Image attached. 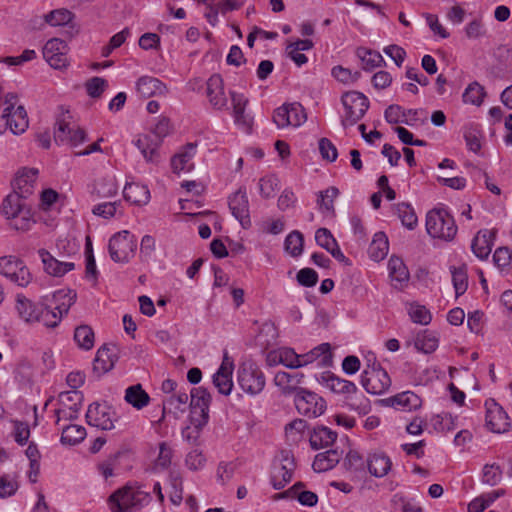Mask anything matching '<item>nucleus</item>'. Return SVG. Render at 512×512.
Instances as JSON below:
<instances>
[{"label": "nucleus", "mask_w": 512, "mask_h": 512, "mask_svg": "<svg viewBox=\"0 0 512 512\" xmlns=\"http://www.w3.org/2000/svg\"><path fill=\"white\" fill-rule=\"evenodd\" d=\"M76 294H65L58 291L53 295L56 305L52 308L44 307L42 304L33 303L22 294L16 296V310L22 320H40L42 317L62 319L66 317L71 305L74 303Z\"/></svg>", "instance_id": "nucleus-1"}, {"label": "nucleus", "mask_w": 512, "mask_h": 512, "mask_svg": "<svg viewBox=\"0 0 512 512\" xmlns=\"http://www.w3.org/2000/svg\"><path fill=\"white\" fill-rule=\"evenodd\" d=\"M3 216L11 221V227L18 231H27L34 223L27 199L17 193L7 195L1 205Z\"/></svg>", "instance_id": "nucleus-2"}, {"label": "nucleus", "mask_w": 512, "mask_h": 512, "mask_svg": "<svg viewBox=\"0 0 512 512\" xmlns=\"http://www.w3.org/2000/svg\"><path fill=\"white\" fill-rule=\"evenodd\" d=\"M150 500V493L143 491L140 486L127 484L112 493L108 503L112 512H128L148 504Z\"/></svg>", "instance_id": "nucleus-3"}, {"label": "nucleus", "mask_w": 512, "mask_h": 512, "mask_svg": "<svg viewBox=\"0 0 512 512\" xmlns=\"http://www.w3.org/2000/svg\"><path fill=\"white\" fill-rule=\"evenodd\" d=\"M170 132V123L167 118H161L151 133L140 135L135 145L141 151L148 163L158 164L160 161L159 147L163 138Z\"/></svg>", "instance_id": "nucleus-4"}, {"label": "nucleus", "mask_w": 512, "mask_h": 512, "mask_svg": "<svg viewBox=\"0 0 512 512\" xmlns=\"http://www.w3.org/2000/svg\"><path fill=\"white\" fill-rule=\"evenodd\" d=\"M426 230L433 238L451 241L457 233V226L452 215L446 209L439 208L427 213Z\"/></svg>", "instance_id": "nucleus-5"}, {"label": "nucleus", "mask_w": 512, "mask_h": 512, "mask_svg": "<svg viewBox=\"0 0 512 512\" xmlns=\"http://www.w3.org/2000/svg\"><path fill=\"white\" fill-rule=\"evenodd\" d=\"M361 384L370 394L381 395L391 386V378L380 363L367 365L361 375Z\"/></svg>", "instance_id": "nucleus-6"}, {"label": "nucleus", "mask_w": 512, "mask_h": 512, "mask_svg": "<svg viewBox=\"0 0 512 512\" xmlns=\"http://www.w3.org/2000/svg\"><path fill=\"white\" fill-rule=\"evenodd\" d=\"M137 241L127 230L114 234L108 245L110 257L117 263L128 262L135 254Z\"/></svg>", "instance_id": "nucleus-7"}, {"label": "nucleus", "mask_w": 512, "mask_h": 512, "mask_svg": "<svg viewBox=\"0 0 512 512\" xmlns=\"http://www.w3.org/2000/svg\"><path fill=\"white\" fill-rule=\"evenodd\" d=\"M345 116L342 119L344 127L353 126L365 115L369 108L368 98L361 92L350 91L342 95Z\"/></svg>", "instance_id": "nucleus-8"}, {"label": "nucleus", "mask_w": 512, "mask_h": 512, "mask_svg": "<svg viewBox=\"0 0 512 512\" xmlns=\"http://www.w3.org/2000/svg\"><path fill=\"white\" fill-rule=\"evenodd\" d=\"M238 384L246 393L256 395L263 390L265 377L255 364H243L238 370Z\"/></svg>", "instance_id": "nucleus-9"}, {"label": "nucleus", "mask_w": 512, "mask_h": 512, "mask_svg": "<svg viewBox=\"0 0 512 512\" xmlns=\"http://www.w3.org/2000/svg\"><path fill=\"white\" fill-rule=\"evenodd\" d=\"M306 113L300 103L283 104L274 111L273 122L278 128L299 127L306 121Z\"/></svg>", "instance_id": "nucleus-10"}, {"label": "nucleus", "mask_w": 512, "mask_h": 512, "mask_svg": "<svg viewBox=\"0 0 512 512\" xmlns=\"http://www.w3.org/2000/svg\"><path fill=\"white\" fill-rule=\"evenodd\" d=\"M294 401L298 412L308 417L320 416L326 409L325 400L316 393L306 389H300L295 395Z\"/></svg>", "instance_id": "nucleus-11"}, {"label": "nucleus", "mask_w": 512, "mask_h": 512, "mask_svg": "<svg viewBox=\"0 0 512 512\" xmlns=\"http://www.w3.org/2000/svg\"><path fill=\"white\" fill-rule=\"evenodd\" d=\"M117 420L115 412L106 404L92 403L86 412L87 424L102 430H112Z\"/></svg>", "instance_id": "nucleus-12"}, {"label": "nucleus", "mask_w": 512, "mask_h": 512, "mask_svg": "<svg viewBox=\"0 0 512 512\" xmlns=\"http://www.w3.org/2000/svg\"><path fill=\"white\" fill-rule=\"evenodd\" d=\"M485 407L487 428L494 433H504L508 431L511 423L504 409L494 399L486 400Z\"/></svg>", "instance_id": "nucleus-13"}, {"label": "nucleus", "mask_w": 512, "mask_h": 512, "mask_svg": "<svg viewBox=\"0 0 512 512\" xmlns=\"http://www.w3.org/2000/svg\"><path fill=\"white\" fill-rule=\"evenodd\" d=\"M67 44L58 38L47 41L43 48V56L49 65L55 69H61L67 65Z\"/></svg>", "instance_id": "nucleus-14"}, {"label": "nucleus", "mask_w": 512, "mask_h": 512, "mask_svg": "<svg viewBox=\"0 0 512 512\" xmlns=\"http://www.w3.org/2000/svg\"><path fill=\"white\" fill-rule=\"evenodd\" d=\"M229 208L232 215L240 222L244 229L250 227L251 219L249 214V202L245 189L239 188L229 198Z\"/></svg>", "instance_id": "nucleus-15"}, {"label": "nucleus", "mask_w": 512, "mask_h": 512, "mask_svg": "<svg viewBox=\"0 0 512 512\" xmlns=\"http://www.w3.org/2000/svg\"><path fill=\"white\" fill-rule=\"evenodd\" d=\"M118 348L113 344H104L97 351L93 363V371L102 375L112 370L118 361Z\"/></svg>", "instance_id": "nucleus-16"}, {"label": "nucleus", "mask_w": 512, "mask_h": 512, "mask_svg": "<svg viewBox=\"0 0 512 512\" xmlns=\"http://www.w3.org/2000/svg\"><path fill=\"white\" fill-rule=\"evenodd\" d=\"M37 174L38 170L34 168L23 169L18 172L13 182L12 193H17L19 196L27 199L34 193V183L36 181Z\"/></svg>", "instance_id": "nucleus-17"}, {"label": "nucleus", "mask_w": 512, "mask_h": 512, "mask_svg": "<svg viewBox=\"0 0 512 512\" xmlns=\"http://www.w3.org/2000/svg\"><path fill=\"white\" fill-rule=\"evenodd\" d=\"M388 406L399 408L403 411L417 410L422 406V399L412 391H404L392 397L382 400Z\"/></svg>", "instance_id": "nucleus-18"}, {"label": "nucleus", "mask_w": 512, "mask_h": 512, "mask_svg": "<svg viewBox=\"0 0 512 512\" xmlns=\"http://www.w3.org/2000/svg\"><path fill=\"white\" fill-rule=\"evenodd\" d=\"M233 363L225 357L217 372L213 375V384L218 392L229 395L233 387L232 381Z\"/></svg>", "instance_id": "nucleus-19"}, {"label": "nucleus", "mask_w": 512, "mask_h": 512, "mask_svg": "<svg viewBox=\"0 0 512 512\" xmlns=\"http://www.w3.org/2000/svg\"><path fill=\"white\" fill-rule=\"evenodd\" d=\"M38 254L42 260L44 270L54 277H61L75 267L73 262H61L57 260L45 249H40Z\"/></svg>", "instance_id": "nucleus-20"}, {"label": "nucleus", "mask_w": 512, "mask_h": 512, "mask_svg": "<svg viewBox=\"0 0 512 512\" xmlns=\"http://www.w3.org/2000/svg\"><path fill=\"white\" fill-rule=\"evenodd\" d=\"M207 96L210 103L216 109H222L227 105V98L224 94L223 79L219 74H214L208 79Z\"/></svg>", "instance_id": "nucleus-21"}, {"label": "nucleus", "mask_w": 512, "mask_h": 512, "mask_svg": "<svg viewBox=\"0 0 512 512\" xmlns=\"http://www.w3.org/2000/svg\"><path fill=\"white\" fill-rule=\"evenodd\" d=\"M188 394L185 392H178L172 394L163 400L162 417L163 421L166 417L172 416L175 420L178 419L177 411L184 412L185 405L188 402Z\"/></svg>", "instance_id": "nucleus-22"}, {"label": "nucleus", "mask_w": 512, "mask_h": 512, "mask_svg": "<svg viewBox=\"0 0 512 512\" xmlns=\"http://www.w3.org/2000/svg\"><path fill=\"white\" fill-rule=\"evenodd\" d=\"M230 95L233 105L235 123L249 131L252 127L253 120L251 117L245 114V108L248 104V99L243 94L236 92H231Z\"/></svg>", "instance_id": "nucleus-23"}, {"label": "nucleus", "mask_w": 512, "mask_h": 512, "mask_svg": "<svg viewBox=\"0 0 512 512\" xmlns=\"http://www.w3.org/2000/svg\"><path fill=\"white\" fill-rule=\"evenodd\" d=\"M494 238V231H479L471 244V249L475 256L479 259H486L491 253Z\"/></svg>", "instance_id": "nucleus-24"}, {"label": "nucleus", "mask_w": 512, "mask_h": 512, "mask_svg": "<svg viewBox=\"0 0 512 512\" xmlns=\"http://www.w3.org/2000/svg\"><path fill=\"white\" fill-rule=\"evenodd\" d=\"M304 378L303 373L294 372L288 373L284 371H280L276 373L274 377V383L276 386L281 388L282 392L286 395L291 393H298L301 388L298 387L299 384L302 383Z\"/></svg>", "instance_id": "nucleus-25"}, {"label": "nucleus", "mask_w": 512, "mask_h": 512, "mask_svg": "<svg viewBox=\"0 0 512 512\" xmlns=\"http://www.w3.org/2000/svg\"><path fill=\"white\" fill-rule=\"evenodd\" d=\"M388 269L395 288L400 289L408 282L410 274L401 258L392 256L388 262Z\"/></svg>", "instance_id": "nucleus-26"}, {"label": "nucleus", "mask_w": 512, "mask_h": 512, "mask_svg": "<svg viewBox=\"0 0 512 512\" xmlns=\"http://www.w3.org/2000/svg\"><path fill=\"white\" fill-rule=\"evenodd\" d=\"M5 118L8 128L15 135L24 133L29 126L28 115L22 105L17 106L13 111H9V115Z\"/></svg>", "instance_id": "nucleus-27"}, {"label": "nucleus", "mask_w": 512, "mask_h": 512, "mask_svg": "<svg viewBox=\"0 0 512 512\" xmlns=\"http://www.w3.org/2000/svg\"><path fill=\"white\" fill-rule=\"evenodd\" d=\"M138 93L144 98L165 93L166 86L157 78L150 76L140 77L136 84Z\"/></svg>", "instance_id": "nucleus-28"}, {"label": "nucleus", "mask_w": 512, "mask_h": 512, "mask_svg": "<svg viewBox=\"0 0 512 512\" xmlns=\"http://www.w3.org/2000/svg\"><path fill=\"white\" fill-rule=\"evenodd\" d=\"M123 196L126 201L136 204L143 205L147 204L150 199L149 189L138 183H127L123 189Z\"/></svg>", "instance_id": "nucleus-29"}, {"label": "nucleus", "mask_w": 512, "mask_h": 512, "mask_svg": "<svg viewBox=\"0 0 512 512\" xmlns=\"http://www.w3.org/2000/svg\"><path fill=\"white\" fill-rule=\"evenodd\" d=\"M320 356L322 357V365L329 366L332 363V353L329 343H322L308 353L300 354V363L302 364V367L306 366L317 360Z\"/></svg>", "instance_id": "nucleus-30"}, {"label": "nucleus", "mask_w": 512, "mask_h": 512, "mask_svg": "<svg viewBox=\"0 0 512 512\" xmlns=\"http://www.w3.org/2000/svg\"><path fill=\"white\" fill-rule=\"evenodd\" d=\"M125 401L133 408L141 410L150 403L149 394L142 388L141 384L129 386L125 391Z\"/></svg>", "instance_id": "nucleus-31"}, {"label": "nucleus", "mask_w": 512, "mask_h": 512, "mask_svg": "<svg viewBox=\"0 0 512 512\" xmlns=\"http://www.w3.org/2000/svg\"><path fill=\"white\" fill-rule=\"evenodd\" d=\"M337 439V433L325 426H319L314 429L310 435V445L312 449L318 450L332 445Z\"/></svg>", "instance_id": "nucleus-32"}, {"label": "nucleus", "mask_w": 512, "mask_h": 512, "mask_svg": "<svg viewBox=\"0 0 512 512\" xmlns=\"http://www.w3.org/2000/svg\"><path fill=\"white\" fill-rule=\"evenodd\" d=\"M438 343V334L428 329L417 332L414 340L415 348L426 354L435 351L438 347Z\"/></svg>", "instance_id": "nucleus-33"}, {"label": "nucleus", "mask_w": 512, "mask_h": 512, "mask_svg": "<svg viewBox=\"0 0 512 512\" xmlns=\"http://www.w3.org/2000/svg\"><path fill=\"white\" fill-rule=\"evenodd\" d=\"M341 458V454L337 450H328L318 453L315 456L312 468L315 472H325L335 467Z\"/></svg>", "instance_id": "nucleus-34"}, {"label": "nucleus", "mask_w": 512, "mask_h": 512, "mask_svg": "<svg viewBox=\"0 0 512 512\" xmlns=\"http://www.w3.org/2000/svg\"><path fill=\"white\" fill-rule=\"evenodd\" d=\"M391 460L384 454H373L367 459V467L371 475L384 477L391 469Z\"/></svg>", "instance_id": "nucleus-35"}, {"label": "nucleus", "mask_w": 512, "mask_h": 512, "mask_svg": "<svg viewBox=\"0 0 512 512\" xmlns=\"http://www.w3.org/2000/svg\"><path fill=\"white\" fill-rule=\"evenodd\" d=\"M388 250L387 236L384 232H377L368 248L370 258L377 262L381 261L387 256Z\"/></svg>", "instance_id": "nucleus-36"}, {"label": "nucleus", "mask_w": 512, "mask_h": 512, "mask_svg": "<svg viewBox=\"0 0 512 512\" xmlns=\"http://www.w3.org/2000/svg\"><path fill=\"white\" fill-rule=\"evenodd\" d=\"M74 340L80 349L91 350L95 344V332L91 326L81 324L75 328Z\"/></svg>", "instance_id": "nucleus-37"}, {"label": "nucleus", "mask_w": 512, "mask_h": 512, "mask_svg": "<svg viewBox=\"0 0 512 512\" xmlns=\"http://www.w3.org/2000/svg\"><path fill=\"white\" fill-rule=\"evenodd\" d=\"M71 115L69 111L63 112L56 121L54 130V140L56 143H66L69 135L73 132V127L70 126Z\"/></svg>", "instance_id": "nucleus-38"}, {"label": "nucleus", "mask_w": 512, "mask_h": 512, "mask_svg": "<svg viewBox=\"0 0 512 512\" xmlns=\"http://www.w3.org/2000/svg\"><path fill=\"white\" fill-rule=\"evenodd\" d=\"M411 114L415 116L418 114V111L414 109L404 110L401 106L392 104L385 110L384 117L390 124L404 123L406 125H411V120L402 119V116Z\"/></svg>", "instance_id": "nucleus-39"}, {"label": "nucleus", "mask_w": 512, "mask_h": 512, "mask_svg": "<svg viewBox=\"0 0 512 512\" xmlns=\"http://www.w3.org/2000/svg\"><path fill=\"white\" fill-rule=\"evenodd\" d=\"M118 187L113 176H105L95 182L93 194L99 198H109L117 194Z\"/></svg>", "instance_id": "nucleus-40"}, {"label": "nucleus", "mask_w": 512, "mask_h": 512, "mask_svg": "<svg viewBox=\"0 0 512 512\" xmlns=\"http://www.w3.org/2000/svg\"><path fill=\"white\" fill-rule=\"evenodd\" d=\"M357 56L361 59L365 70H372L385 64L382 55L374 50L358 48Z\"/></svg>", "instance_id": "nucleus-41"}, {"label": "nucleus", "mask_w": 512, "mask_h": 512, "mask_svg": "<svg viewBox=\"0 0 512 512\" xmlns=\"http://www.w3.org/2000/svg\"><path fill=\"white\" fill-rule=\"evenodd\" d=\"M339 195L338 188L331 186L324 191L319 192V197L317 199V204L319 205V209L323 213H329L331 215L335 214L334 209V199Z\"/></svg>", "instance_id": "nucleus-42"}, {"label": "nucleus", "mask_w": 512, "mask_h": 512, "mask_svg": "<svg viewBox=\"0 0 512 512\" xmlns=\"http://www.w3.org/2000/svg\"><path fill=\"white\" fill-rule=\"evenodd\" d=\"M326 384L327 387L335 393L353 394L357 391V386L353 382L335 375H329L326 378Z\"/></svg>", "instance_id": "nucleus-43"}, {"label": "nucleus", "mask_w": 512, "mask_h": 512, "mask_svg": "<svg viewBox=\"0 0 512 512\" xmlns=\"http://www.w3.org/2000/svg\"><path fill=\"white\" fill-rule=\"evenodd\" d=\"M396 212L402 224L409 230H413L418 224L417 215L413 207L408 203H399L396 205Z\"/></svg>", "instance_id": "nucleus-44"}, {"label": "nucleus", "mask_w": 512, "mask_h": 512, "mask_svg": "<svg viewBox=\"0 0 512 512\" xmlns=\"http://www.w3.org/2000/svg\"><path fill=\"white\" fill-rule=\"evenodd\" d=\"M86 436V430L84 427L79 425H68L62 429L61 442L63 444L75 445Z\"/></svg>", "instance_id": "nucleus-45"}, {"label": "nucleus", "mask_w": 512, "mask_h": 512, "mask_svg": "<svg viewBox=\"0 0 512 512\" xmlns=\"http://www.w3.org/2000/svg\"><path fill=\"white\" fill-rule=\"evenodd\" d=\"M486 92L483 86L474 81L465 89L462 98L465 103L479 106L482 104Z\"/></svg>", "instance_id": "nucleus-46"}, {"label": "nucleus", "mask_w": 512, "mask_h": 512, "mask_svg": "<svg viewBox=\"0 0 512 512\" xmlns=\"http://www.w3.org/2000/svg\"><path fill=\"white\" fill-rule=\"evenodd\" d=\"M304 238L303 234L297 230L289 233L284 242V248L287 253L293 257L301 255L303 251Z\"/></svg>", "instance_id": "nucleus-47"}, {"label": "nucleus", "mask_w": 512, "mask_h": 512, "mask_svg": "<svg viewBox=\"0 0 512 512\" xmlns=\"http://www.w3.org/2000/svg\"><path fill=\"white\" fill-rule=\"evenodd\" d=\"M278 329L274 322H264L258 334V341L263 347H270L276 344Z\"/></svg>", "instance_id": "nucleus-48"}, {"label": "nucleus", "mask_w": 512, "mask_h": 512, "mask_svg": "<svg viewBox=\"0 0 512 512\" xmlns=\"http://www.w3.org/2000/svg\"><path fill=\"white\" fill-rule=\"evenodd\" d=\"M196 145L190 143L187 145V149L185 152L175 155L171 160V167L174 173H180L184 170H189L188 162L192 159L193 153L192 151L195 149Z\"/></svg>", "instance_id": "nucleus-49"}, {"label": "nucleus", "mask_w": 512, "mask_h": 512, "mask_svg": "<svg viewBox=\"0 0 512 512\" xmlns=\"http://www.w3.org/2000/svg\"><path fill=\"white\" fill-rule=\"evenodd\" d=\"M83 394L78 390L61 392L58 396L60 404L68 409H80L83 402Z\"/></svg>", "instance_id": "nucleus-50"}, {"label": "nucleus", "mask_w": 512, "mask_h": 512, "mask_svg": "<svg viewBox=\"0 0 512 512\" xmlns=\"http://www.w3.org/2000/svg\"><path fill=\"white\" fill-rule=\"evenodd\" d=\"M172 457V448L166 442H161L159 444L158 456L153 463V470L158 471L167 469L171 464Z\"/></svg>", "instance_id": "nucleus-51"}, {"label": "nucleus", "mask_w": 512, "mask_h": 512, "mask_svg": "<svg viewBox=\"0 0 512 512\" xmlns=\"http://www.w3.org/2000/svg\"><path fill=\"white\" fill-rule=\"evenodd\" d=\"M452 282L457 296L465 293L468 287L467 269L465 266L452 267Z\"/></svg>", "instance_id": "nucleus-52"}, {"label": "nucleus", "mask_w": 512, "mask_h": 512, "mask_svg": "<svg viewBox=\"0 0 512 512\" xmlns=\"http://www.w3.org/2000/svg\"><path fill=\"white\" fill-rule=\"evenodd\" d=\"M293 462L282 464L278 472L272 476L271 482L276 490L282 489L292 478Z\"/></svg>", "instance_id": "nucleus-53"}, {"label": "nucleus", "mask_w": 512, "mask_h": 512, "mask_svg": "<svg viewBox=\"0 0 512 512\" xmlns=\"http://www.w3.org/2000/svg\"><path fill=\"white\" fill-rule=\"evenodd\" d=\"M502 480V470L496 463L485 464L482 472V482L489 486H495Z\"/></svg>", "instance_id": "nucleus-54"}, {"label": "nucleus", "mask_w": 512, "mask_h": 512, "mask_svg": "<svg viewBox=\"0 0 512 512\" xmlns=\"http://www.w3.org/2000/svg\"><path fill=\"white\" fill-rule=\"evenodd\" d=\"M73 14L67 9H57L44 16L45 22L51 26H63L71 22Z\"/></svg>", "instance_id": "nucleus-55"}, {"label": "nucleus", "mask_w": 512, "mask_h": 512, "mask_svg": "<svg viewBox=\"0 0 512 512\" xmlns=\"http://www.w3.org/2000/svg\"><path fill=\"white\" fill-rule=\"evenodd\" d=\"M210 403L211 395L206 388L198 387L191 390L190 407L209 409Z\"/></svg>", "instance_id": "nucleus-56"}, {"label": "nucleus", "mask_w": 512, "mask_h": 512, "mask_svg": "<svg viewBox=\"0 0 512 512\" xmlns=\"http://www.w3.org/2000/svg\"><path fill=\"white\" fill-rule=\"evenodd\" d=\"M301 486H302V484L298 483V484L294 485L290 490H288L282 494H278L277 497H285L286 495L293 493V494L297 495V499L302 505L314 506L318 501L317 495L311 491L298 492V489Z\"/></svg>", "instance_id": "nucleus-57"}, {"label": "nucleus", "mask_w": 512, "mask_h": 512, "mask_svg": "<svg viewBox=\"0 0 512 512\" xmlns=\"http://www.w3.org/2000/svg\"><path fill=\"white\" fill-rule=\"evenodd\" d=\"M455 420L456 418H454L450 413L442 412L432 418V424L437 431H451L456 427Z\"/></svg>", "instance_id": "nucleus-58"}, {"label": "nucleus", "mask_w": 512, "mask_h": 512, "mask_svg": "<svg viewBox=\"0 0 512 512\" xmlns=\"http://www.w3.org/2000/svg\"><path fill=\"white\" fill-rule=\"evenodd\" d=\"M480 138H481V133L477 128H475L473 126L465 127L464 139H465L466 145L470 151H472L474 153H477L480 151V149H481Z\"/></svg>", "instance_id": "nucleus-59"}, {"label": "nucleus", "mask_w": 512, "mask_h": 512, "mask_svg": "<svg viewBox=\"0 0 512 512\" xmlns=\"http://www.w3.org/2000/svg\"><path fill=\"white\" fill-rule=\"evenodd\" d=\"M190 421L197 430V433L208 423L209 409L190 407Z\"/></svg>", "instance_id": "nucleus-60"}, {"label": "nucleus", "mask_w": 512, "mask_h": 512, "mask_svg": "<svg viewBox=\"0 0 512 512\" xmlns=\"http://www.w3.org/2000/svg\"><path fill=\"white\" fill-rule=\"evenodd\" d=\"M315 240L320 247L324 248L328 252L338 244L330 230L327 228H319L315 233Z\"/></svg>", "instance_id": "nucleus-61"}, {"label": "nucleus", "mask_w": 512, "mask_h": 512, "mask_svg": "<svg viewBox=\"0 0 512 512\" xmlns=\"http://www.w3.org/2000/svg\"><path fill=\"white\" fill-rule=\"evenodd\" d=\"M279 180L275 176L261 178L259 181L260 193L265 198H271L278 189Z\"/></svg>", "instance_id": "nucleus-62"}, {"label": "nucleus", "mask_w": 512, "mask_h": 512, "mask_svg": "<svg viewBox=\"0 0 512 512\" xmlns=\"http://www.w3.org/2000/svg\"><path fill=\"white\" fill-rule=\"evenodd\" d=\"M107 87V81L101 77H93L86 82V90L90 97L99 98Z\"/></svg>", "instance_id": "nucleus-63"}, {"label": "nucleus", "mask_w": 512, "mask_h": 512, "mask_svg": "<svg viewBox=\"0 0 512 512\" xmlns=\"http://www.w3.org/2000/svg\"><path fill=\"white\" fill-rule=\"evenodd\" d=\"M319 152L324 160L334 162L338 157V151L335 145L328 138L319 140Z\"/></svg>", "instance_id": "nucleus-64"}]
</instances>
